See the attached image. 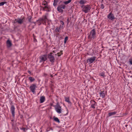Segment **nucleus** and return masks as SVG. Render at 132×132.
Segmentation results:
<instances>
[{"instance_id":"nucleus-1","label":"nucleus","mask_w":132,"mask_h":132,"mask_svg":"<svg viewBox=\"0 0 132 132\" xmlns=\"http://www.w3.org/2000/svg\"><path fill=\"white\" fill-rule=\"evenodd\" d=\"M81 7L82 8V11L85 13L88 12L91 8L90 6L88 5H83Z\"/></svg>"},{"instance_id":"nucleus-2","label":"nucleus","mask_w":132,"mask_h":132,"mask_svg":"<svg viewBox=\"0 0 132 132\" xmlns=\"http://www.w3.org/2000/svg\"><path fill=\"white\" fill-rule=\"evenodd\" d=\"M96 34L95 29H93L90 32L89 35L88 36L89 38L91 39H94L96 37Z\"/></svg>"},{"instance_id":"nucleus-3","label":"nucleus","mask_w":132,"mask_h":132,"mask_svg":"<svg viewBox=\"0 0 132 132\" xmlns=\"http://www.w3.org/2000/svg\"><path fill=\"white\" fill-rule=\"evenodd\" d=\"M54 107L55 111L58 113H60L62 112L61 107L59 104H57Z\"/></svg>"},{"instance_id":"nucleus-4","label":"nucleus","mask_w":132,"mask_h":132,"mask_svg":"<svg viewBox=\"0 0 132 132\" xmlns=\"http://www.w3.org/2000/svg\"><path fill=\"white\" fill-rule=\"evenodd\" d=\"M37 87L36 84H32L30 87L29 88L31 91L34 94L35 93V90Z\"/></svg>"},{"instance_id":"nucleus-5","label":"nucleus","mask_w":132,"mask_h":132,"mask_svg":"<svg viewBox=\"0 0 132 132\" xmlns=\"http://www.w3.org/2000/svg\"><path fill=\"white\" fill-rule=\"evenodd\" d=\"M48 57L51 62L52 63L54 62L55 59L52 53H51L48 54Z\"/></svg>"},{"instance_id":"nucleus-6","label":"nucleus","mask_w":132,"mask_h":132,"mask_svg":"<svg viewBox=\"0 0 132 132\" xmlns=\"http://www.w3.org/2000/svg\"><path fill=\"white\" fill-rule=\"evenodd\" d=\"M96 59V57L93 56L87 59V63H88L89 64H90L94 61Z\"/></svg>"},{"instance_id":"nucleus-7","label":"nucleus","mask_w":132,"mask_h":132,"mask_svg":"<svg viewBox=\"0 0 132 132\" xmlns=\"http://www.w3.org/2000/svg\"><path fill=\"white\" fill-rule=\"evenodd\" d=\"M47 59V55H43L40 57V62L45 61Z\"/></svg>"},{"instance_id":"nucleus-8","label":"nucleus","mask_w":132,"mask_h":132,"mask_svg":"<svg viewBox=\"0 0 132 132\" xmlns=\"http://www.w3.org/2000/svg\"><path fill=\"white\" fill-rule=\"evenodd\" d=\"M108 18L111 20H114L115 18L113 14L111 12L107 16Z\"/></svg>"},{"instance_id":"nucleus-9","label":"nucleus","mask_w":132,"mask_h":132,"mask_svg":"<svg viewBox=\"0 0 132 132\" xmlns=\"http://www.w3.org/2000/svg\"><path fill=\"white\" fill-rule=\"evenodd\" d=\"M13 117H14L15 116V108L13 105H12L10 108Z\"/></svg>"},{"instance_id":"nucleus-10","label":"nucleus","mask_w":132,"mask_h":132,"mask_svg":"<svg viewBox=\"0 0 132 132\" xmlns=\"http://www.w3.org/2000/svg\"><path fill=\"white\" fill-rule=\"evenodd\" d=\"M42 10L43 11L49 12L50 11V9L49 6L48 5L46 6H44V7H42Z\"/></svg>"},{"instance_id":"nucleus-11","label":"nucleus","mask_w":132,"mask_h":132,"mask_svg":"<svg viewBox=\"0 0 132 132\" xmlns=\"http://www.w3.org/2000/svg\"><path fill=\"white\" fill-rule=\"evenodd\" d=\"M6 46L8 48L10 47L12 44L11 41L9 39H8L6 42Z\"/></svg>"},{"instance_id":"nucleus-12","label":"nucleus","mask_w":132,"mask_h":132,"mask_svg":"<svg viewBox=\"0 0 132 132\" xmlns=\"http://www.w3.org/2000/svg\"><path fill=\"white\" fill-rule=\"evenodd\" d=\"M90 102L92 103L91 105V107L93 108L94 109L95 108V106L96 105V102L94 100L91 101Z\"/></svg>"},{"instance_id":"nucleus-13","label":"nucleus","mask_w":132,"mask_h":132,"mask_svg":"<svg viewBox=\"0 0 132 132\" xmlns=\"http://www.w3.org/2000/svg\"><path fill=\"white\" fill-rule=\"evenodd\" d=\"M99 94L101 97H102V98H104L105 97V94L104 93V91H101V92L99 93Z\"/></svg>"},{"instance_id":"nucleus-14","label":"nucleus","mask_w":132,"mask_h":132,"mask_svg":"<svg viewBox=\"0 0 132 132\" xmlns=\"http://www.w3.org/2000/svg\"><path fill=\"white\" fill-rule=\"evenodd\" d=\"M45 100V98L44 96H43L40 97V103H43Z\"/></svg>"},{"instance_id":"nucleus-15","label":"nucleus","mask_w":132,"mask_h":132,"mask_svg":"<svg viewBox=\"0 0 132 132\" xmlns=\"http://www.w3.org/2000/svg\"><path fill=\"white\" fill-rule=\"evenodd\" d=\"M16 21L19 24H21L23 22V19H18L16 20Z\"/></svg>"},{"instance_id":"nucleus-16","label":"nucleus","mask_w":132,"mask_h":132,"mask_svg":"<svg viewBox=\"0 0 132 132\" xmlns=\"http://www.w3.org/2000/svg\"><path fill=\"white\" fill-rule=\"evenodd\" d=\"M86 2L85 0H80L79 2V3L81 4H84L86 3Z\"/></svg>"},{"instance_id":"nucleus-17","label":"nucleus","mask_w":132,"mask_h":132,"mask_svg":"<svg viewBox=\"0 0 132 132\" xmlns=\"http://www.w3.org/2000/svg\"><path fill=\"white\" fill-rule=\"evenodd\" d=\"M65 101L66 102H68L69 104H71V102L69 100V97H65Z\"/></svg>"},{"instance_id":"nucleus-18","label":"nucleus","mask_w":132,"mask_h":132,"mask_svg":"<svg viewBox=\"0 0 132 132\" xmlns=\"http://www.w3.org/2000/svg\"><path fill=\"white\" fill-rule=\"evenodd\" d=\"M117 113L116 112H111L109 113L108 114V115L109 117H110L116 114Z\"/></svg>"},{"instance_id":"nucleus-19","label":"nucleus","mask_w":132,"mask_h":132,"mask_svg":"<svg viewBox=\"0 0 132 132\" xmlns=\"http://www.w3.org/2000/svg\"><path fill=\"white\" fill-rule=\"evenodd\" d=\"M29 79L30 80V81L31 82L34 81L35 80V79L31 77H29Z\"/></svg>"},{"instance_id":"nucleus-20","label":"nucleus","mask_w":132,"mask_h":132,"mask_svg":"<svg viewBox=\"0 0 132 132\" xmlns=\"http://www.w3.org/2000/svg\"><path fill=\"white\" fill-rule=\"evenodd\" d=\"M60 30V27H57L55 29V32L56 33L59 32Z\"/></svg>"},{"instance_id":"nucleus-21","label":"nucleus","mask_w":132,"mask_h":132,"mask_svg":"<svg viewBox=\"0 0 132 132\" xmlns=\"http://www.w3.org/2000/svg\"><path fill=\"white\" fill-rule=\"evenodd\" d=\"M57 11L60 12H62L63 11L62 8L59 7H57Z\"/></svg>"},{"instance_id":"nucleus-22","label":"nucleus","mask_w":132,"mask_h":132,"mask_svg":"<svg viewBox=\"0 0 132 132\" xmlns=\"http://www.w3.org/2000/svg\"><path fill=\"white\" fill-rule=\"evenodd\" d=\"M42 5H44V6H46L47 5H48V3L46 1H44L43 2Z\"/></svg>"},{"instance_id":"nucleus-23","label":"nucleus","mask_w":132,"mask_h":132,"mask_svg":"<svg viewBox=\"0 0 132 132\" xmlns=\"http://www.w3.org/2000/svg\"><path fill=\"white\" fill-rule=\"evenodd\" d=\"M99 75L100 76H102L103 77H104L105 76V73L103 72L100 73L99 74Z\"/></svg>"},{"instance_id":"nucleus-24","label":"nucleus","mask_w":132,"mask_h":132,"mask_svg":"<svg viewBox=\"0 0 132 132\" xmlns=\"http://www.w3.org/2000/svg\"><path fill=\"white\" fill-rule=\"evenodd\" d=\"M71 0H69L67 1L64 2L63 3L64 4L67 5L68 4L70 3L71 2Z\"/></svg>"},{"instance_id":"nucleus-25","label":"nucleus","mask_w":132,"mask_h":132,"mask_svg":"<svg viewBox=\"0 0 132 132\" xmlns=\"http://www.w3.org/2000/svg\"><path fill=\"white\" fill-rule=\"evenodd\" d=\"M59 7H60L61 8L63 9H64L65 7V5L62 4L60 5V6H58Z\"/></svg>"},{"instance_id":"nucleus-26","label":"nucleus","mask_w":132,"mask_h":132,"mask_svg":"<svg viewBox=\"0 0 132 132\" xmlns=\"http://www.w3.org/2000/svg\"><path fill=\"white\" fill-rule=\"evenodd\" d=\"M54 120L55 121H56V122H57L59 123L60 122V121L57 118H54Z\"/></svg>"},{"instance_id":"nucleus-27","label":"nucleus","mask_w":132,"mask_h":132,"mask_svg":"<svg viewBox=\"0 0 132 132\" xmlns=\"http://www.w3.org/2000/svg\"><path fill=\"white\" fill-rule=\"evenodd\" d=\"M6 3L5 2H3L0 3V6H2Z\"/></svg>"},{"instance_id":"nucleus-28","label":"nucleus","mask_w":132,"mask_h":132,"mask_svg":"<svg viewBox=\"0 0 132 132\" xmlns=\"http://www.w3.org/2000/svg\"><path fill=\"white\" fill-rule=\"evenodd\" d=\"M68 40V37H66L64 39V43H66L67 40Z\"/></svg>"},{"instance_id":"nucleus-29","label":"nucleus","mask_w":132,"mask_h":132,"mask_svg":"<svg viewBox=\"0 0 132 132\" xmlns=\"http://www.w3.org/2000/svg\"><path fill=\"white\" fill-rule=\"evenodd\" d=\"M129 61L130 64L132 65V58L129 59Z\"/></svg>"},{"instance_id":"nucleus-30","label":"nucleus","mask_w":132,"mask_h":132,"mask_svg":"<svg viewBox=\"0 0 132 132\" xmlns=\"http://www.w3.org/2000/svg\"><path fill=\"white\" fill-rule=\"evenodd\" d=\"M101 8L103 9L104 8V6L103 4H102L101 5Z\"/></svg>"},{"instance_id":"nucleus-31","label":"nucleus","mask_w":132,"mask_h":132,"mask_svg":"<svg viewBox=\"0 0 132 132\" xmlns=\"http://www.w3.org/2000/svg\"><path fill=\"white\" fill-rule=\"evenodd\" d=\"M21 130H23L24 131H25L26 129L25 128H21Z\"/></svg>"},{"instance_id":"nucleus-32","label":"nucleus","mask_w":132,"mask_h":132,"mask_svg":"<svg viewBox=\"0 0 132 132\" xmlns=\"http://www.w3.org/2000/svg\"><path fill=\"white\" fill-rule=\"evenodd\" d=\"M54 2L53 4V5L54 6H55L57 5V3H56L55 2Z\"/></svg>"},{"instance_id":"nucleus-33","label":"nucleus","mask_w":132,"mask_h":132,"mask_svg":"<svg viewBox=\"0 0 132 132\" xmlns=\"http://www.w3.org/2000/svg\"><path fill=\"white\" fill-rule=\"evenodd\" d=\"M47 19V17L46 16H44V19H43L42 20H43L44 21L45 20H46Z\"/></svg>"},{"instance_id":"nucleus-34","label":"nucleus","mask_w":132,"mask_h":132,"mask_svg":"<svg viewBox=\"0 0 132 132\" xmlns=\"http://www.w3.org/2000/svg\"><path fill=\"white\" fill-rule=\"evenodd\" d=\"M62 25H63L64 24V22L62 21H60Z\"/></svg>"},{"instance_id":"nucleus-35","label":"nucleus","mask_w":132,"mask_h":132,"mask_svg":"<svg viewBox=\"0 0 132 132\" xmlns=\"http://www.w3.org/2000/svg\"><path fill=\"white\" fill-rule=\"evenodd\" d=\"M31 18L30 17V18L29 19V22H31Z\"/></svg>"},{"instance_id":"nucleus-36","label":"nucleus","mask_w":132,"mask_h":132,"mask_svg":"<svg viewBox=\"0 0 132 132\" xmlns=\"http://www.w3.org/2000/svg\"><path fill=\"white\" fill-rule=\"evenodd\" d=\"M59 0H54V2H55L56 3H57Z\"/></svg>"},{"instance_id":"nucleus-37","label":"nucleus","mask_w":132,"mask_h":132,"mask_svg":"<svg viewBox=\"0 0 132 132\" xmlns=\"http://www.w3.org/2000/svg\"><path fill=\"white\" fill-rule=\"evenodd\" d=\"M28 73L29 74H30L31 73V72L29 71H28Z\"/></svg>"},{"instance_id":"nucleus-38","label":"nucleus","mask_w":132,"mask_h":132,"mask_svg":"<svg viewBox=\"0 0 132 132\" xmlns=\"http://www.w3.org/2000/svg\"><path fill=\"white\" fill-rule=\"evenodd\" d=\"M47 75V74H45V76H46Z\"/></svg>"},{"instance_id":"nucleus-39","label":"nucleus","mask_w":132,"mask_h":132,"mask_svg":"<svg viewBox=\"0 0 132 132\" xmlns=\"http://www.w3.org/2000/svg\"><path fill=\"white\" fill-rule=\"evenodd\" d=\"M33 23H34V24L35 23L33 22Z\"/></svg>"}]
</instances>
